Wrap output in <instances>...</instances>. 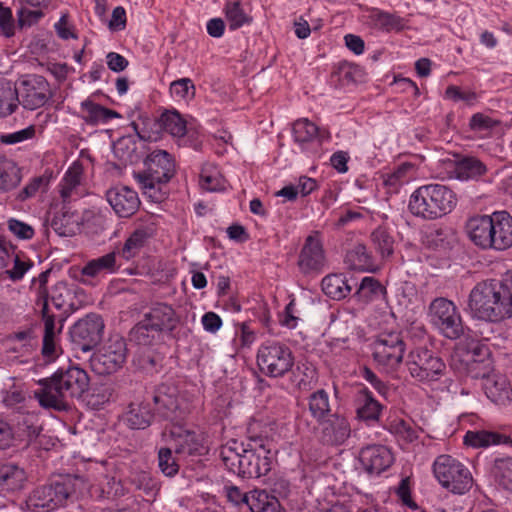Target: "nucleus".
Segmentation results:
<instances>
[{
    "mask_svg": "<svg viewBox=\"0 0 512 512\" xmlns=\"http://www.w3.org/2000/svg\"><path fill=\"white\" fill-rule=\"evenodd\" d=\"M38 384L40 388L34 391V397L42 408L67 412L73 400L80 399L88 391L90 378L84 369L69 366L40 379Z\"/></svg>",
    "mask_w": 512,
    "mask_h": 512,
    "instance_id": "1",
    "label": "nucleus"
},
{
    "mask_svg": "<svg viewBox=\"0 0 512 512\" xmlns=\"http://www.w3.org/2000/svg\"><path fill=\"white\" fill-rule=\"evenodd\" d=\"M220 457L234 474L243 478H259L271 471L274 454L267 439L251 436L246 443L228 441L221 447Z\"/></svg>",
    "mask_w": 512,
    "mask_h": 512,
    "instance_id": "2",
    "label": "nucleus"
},
{
    "mask_svg": "<svg viewBox=\"0 0 512 512\" xmlns=\"http://www.w3.org/2000/svg\"><path fill=\"white\" fill-rule=\"evenodd\" d=\"M468 309L474 318L490 322L512 317V270L501 280L477 283L470 291Z\"/></svg>",
    "mask_w": 512,
    "mask_h": 512,
    "instance_id": "3",
    "label": "nucleus"
},
{
    "mask_svg": "<svg viewBox=\"0 0 512 512\" xmlns=\"http://www.w3.org/2000/svg\"><path fill=\"white\" fill-rule=\"evenodd\" d=\"M465 229L470 241L482 250L505 251L512 247V216L507 211L470 217Z\"/></svg>",
    "mask_w": 512,
    "mask_h": 512,
    "instance_id": "4",
    "label": "nucleus"
},
{
    "mask_svg": "<svg viewBox=\"0 0 512 512\" xmlns=\"http://www.w3.org/2000/svg\"><path fill=\"white\" fill-rule=\"evenodd\" d=\"M455 193L442 184H428L418 187L410 196V212L425 220H434L450 213L456 206Z\"/></svg>",
    "mask_w": 512,
    "mask_h": 512,
    "instance_id": "5",
    "label": "nucleus"
},
{
    "mask_svg": "<svg viewBox=\"0 0 512 512\" xmlns=\"http://www.w3.org/2000/svg\"><path fill=\"white\" fill-rule=\"evenodd\" d=\"M143 164V171L134 173V178L145 194L159 200L157 192L161 191V185L167 184L175 175L174 158L166 150L155 149L147 154Z\"/></svg>",
    "mask_w": 512,
    "mask_h": 512,
    "instance_id": "6",
    "label": "nucleus"
},
{
    "mask_svg": "<svg viewBox=\"0 0 512 512\" xmlns=\"http://www.w3.org/2000/svg\"><path fill=\"white\" fill-rule=\"evenodd\" d=\"M433 473L442 487L454 494H465L473 486L469 469L450 455H440L433 463Z\"/></svg>",
    "mask_w": 512,
    "mask_h": 512,
    "instance_id": "7",
    "label": "nucleus"
},
{
    "mask_svg": "<svg viewBox=\"0 0 512 512\" xmlns=\"http://www.w3.org/2000/svg\"><path fill=\"white\" fill-rule=\"evenodd\" d=\"M431 324L450 340H457L464 334V324L455 303L445 297L435 298L428 307Z\"/></svg>",
    "mask_w": 512,
    "mask_h": 512,
    "instance_id": "8",
    "label": "nucleus"
},
{
    "mask_svg": "<svg viewBox=\"0 0 512 512\" xmlns=\"http://www.w3.org/2000/svg\"><path fill=\"white\" fill-rule=\"evenodd\" d=\"M257 365L268 377H283L294 366V356L287 345L278 341H267L257 351Z\"/></svg>",
    "mask_w": 512,
    "mask_h": 512,
    "instance_id": "9",
    "label": "nucleus"
},
{
    "mask_svg": "<svg viewBox=\"0 0 512 512\" xmlns=\"http://www.w3.org/2000/svg\"><path fill=\"white\" fill-rule=\"evenodd\" d=\"M406 366L418 381H437L446 371L444 361L427 347L412 349L407 355Z\"/></svg>",
    "mask_w": 512,
    "mask_h": 512,
    "instance_id": "10",
    "label": "nucleus"
},
{
    "mask_svg": "<svg viewBox=\"0 0 512 512\" xmlns=\"http://www.w3.org/2000/svg\"><path fill=\"white\" fill-rule=\"evenodd\" d=\"M373 359L386 371H393L403 361L405 343L400 332L380 333L372 343Z\"/></svg>",
    "mask_w": 512,
    "mask_h": 512,
    "instance_id": "11",
    "label": "nucleus"
},
{
    "mask_svg": "<svg viewBox=\"0 0 512 512\" xmlns=\"http://www.w3.org/2000/svg\"><path fill=\"white\" fill-rule=\"evenodd\" d=\"M104 328V321L99 314L89 313L79 319L70 329L74 349L91 351L102 341Z\"/></svg>",
    "mask_w": 512,
    "mask_h": 512,
    "instance_id": "12",
    "label": "nucleus"
},
{
    "mask_svg": "<svg viewBox=\"0 0 512 512\" xmlns=\"http://www.w3.org/2000/svg\"><path fill=\"white\" fill-rule=\"evenodd\" d=\"M18 105L26 110L43 107L53 96L49 82L40 75H29L16 86Z\"/></svg>",
    "mask_w": 512,
    "mask_h": 512,
    "instance_id": "13",
    "label": "nucleus"
},
{
    "mask_svg": "<svg viewBox=\"0 0 512 512\" xmlns=\"http://www.w3.org/2000/svg\"><path fill=\"white\" fill-rule=\"evenodd\" d=\"M126 342L121 337L110 338L108 342L95 353L90 364L93 371L99 375L111 374L118 371L126 361Z\"/></svg>",
    "mask_w": 512,
    "mask_h": 512,
    "instance_id": "14",
    "label": "nucleus"
},
{
    "mask_svg": "<svg viewBox=\"0 0 512 512\" xmlns=\"http://www.w3.org/2000/svg\"><path fill=\"white\" fill-rule=\"evenodd\" d=\"M153 403L156 415L175 424L181 423L188 413L187 406L183 399L179 398L177 389L174 387L165 385L158 387L153 395Z\"/></svg>",
    "mask_w": 512,
    "mask_h": 512,
    "instance_id": "15",
    "label": "nucleus"
},
{
    "mask_svg": "<svg viewBox=\"0 0 512 512\" xmlns=\"http://www.w3.org/2000/svg\"><path fill=\"white\" fill-rule=\"evenodd\" d=\"M297 265L300 272L305 275L320 274L324 271L326 257L318 231L306 237L298 256Z\"/></svg>",
    "mask_w": 512,
    "mask_h": 512,
    "instance_id": "16",
    "label": "nucleus"
},
{
    "mask_svg": "<svg viewBox=\"0 0 512 512\" xmlns=\"http://www.w3.org/2000/svg\"><path fill=\"white\" fill-rule=\"evenodd\" d=\"M82 481L77 476L61 475L43 485L52 511L67 505L76 497V491Z\"/></svg>",
    "mask_w": 512,
    "mask_h": 512,
    "instance_id": "17",
    "label": "nucleus"
},
{
    "mask_svg": "<svg viewBox=\"0 0 512 512\" xmlns=\"http://www.w3.org/2000/svg\"><path fill=\"white\" fill-rule=\"evenodd\" d=\"M106 200L114 212L123 218L134 215L140 207L138 193L124 185L114 186L106 191Z\"/></svg>",
    "mask_w": 512,
    "mask_h": 512,
    "instance_id": "18",
    "label": "nucleus"
},
{
    "mask_svg": "<svg viewBox=\"0 0 512 512\" xmlns=\"http://www.w3.org/2000/svg\"><path fill=\"white\" fill-rule=\"evenodd\" d=\"M321 425L320 438L326 445H343L351 436V425L345 415L338 412L330 414L319 423Z\"/></svg>",
    "mask_w": 512,
    "mask_h": 512,
    "instance_id": "19",
    "label": "nucleus"
},
{
    "mask_svg": "<svg viewBox=\"0 0 512 512\" xmlns=\"http://www.w3.org/2000/svg\"><path fill=\"white\" fill-rule=\"evenodd\" d=\"M359 460L365 471L380 474L392 465L394 458L386 446L369 445L361 449Z\"/></svg>",
    "mask_w": 512,
    "mask_h": 512,
    "instance_id": "20",
    "label": "nucleus"
},
{
    "mask_svg": "<svg viewBox=\"0 0 512 512\" xmlns=\"http://www.w3.org/2000/svg\"><path fill=\"white\" fill-rule=\"evenodd\" d=\"M162 334L172 335L180 322V317L171 305L156 303L143 315Z\"/></svg>",
    "mask_w": 512,
    "mask_h": 512,
    "instance_id": "21",
    "label": "nucleus"
},
{
    "mask_svg": "<svg viewBox=\"0 0 512 512\" xmlns=\"http://www.w3.org/2000/svg\"><path fill=\"white\" fill-rule=\"evenodd\" d=\"M173 437V449L179 456H200L206 452L200 437L190 430H182L180 427L171 431Z\"/></svg>",
    "mask_w": 512,
    "mask_h": 512,
    "instance_id": "22",
    "label": "nucleus"
},
{
    "mask_svg": "<svg viewBox=\"0 0 512 512\" xmlns=\"http://www.w3.org/2000/svg\"><path fill=\"white\" fill-rule=\"evenodd\" d=\"M485 395L497 405H506L512 401V388L506 376L492 373L482 383Z\"/></svg>",
    "mask_w": 512,
    "mask_h": 512,
    "instance_id": "23",
    "label": "nucleus"
},
{
    "mask_svg": "<svg viewBox=\"0 0 512 512\" xmlns=\"http://www.w3.org/2000/svg\"><path fill=\"white\" fill-rule=\"evenodd\" d=\"M44 323V335L42 343V355L45 358L54 359L57 356V329L55 316L49 313L48 300L45 299L41 309Z\"/></svg>",
    "mask_w": 512,
    "mask_h": 512,
    "instance_id": "24",
    "label": "nucleus"
},
{
    "mask_svg": "<svg viewBox=\"0 0 512 512\" xmlns=\"http://www.w3.org/2000/svg\"><path fill=\"white\" fill-rule=\"evenodd\" d=\"M357 401L356 415L359 420L368 424L379 421L383 406L373 398L372 393L367 388L359 391Z\"/></svg>",
    "mask_w": 512,
    "mask_h": 512,
    "instance_id": "25",
    "label": "nucleus"
},
{
    "mask_svg": "<svg viewBox=\"0 0 512 512\" xmlns=\"http://www.w3.org/2000/svg\"><path fill=\"white\" fill-rule=\"evenodd\" d=\"M81 217L73 211L62 210L56 213L50 222L51 228L62 237H71L80 231Z\"/></svg>",
    "mask_w": 512,
    "mask_h": 512,
    "instance_id": "26",
    "label": "nucleus"
},
{
    "mask_svg": "<svg viewBox=\"0 0 512 512\" xmlns=\"http://www.w3.org/2000/svg\"><path fill=\"white\" fill-rule=\"evenodd\" d=\"M512 444V439L504 434L488 431H467L464 436V444L473 448H487L497 444Z\"/></svg>",
    "mask_w": 512,
    "mask_h": 512,
    "instance_id": "27",
    "label": "nucleus"
},
{
    "mask_svg": "<svg viewBox=\"0 0 512 512\" xmlns=\"http://www.w3.org/2000/svg\"><path fill=\"white\" fill-rule=\"evenodd\" d=\"M293 138L303 150L317 142L321 144L319 128L307 118L298 119L293 123Z\"/></svg>",
    "mask_w": 512,
    "mask_h": 512,
    "instance_id": "28",
    "label": "nucleus"
},
{
    "mask_svg": "<svg viewBox=\"0 0 512 512\" xmlns=\"http://www.w3.org/2000/svg\"><path fill=\"white\" fill-rule=\"evenodd\" d=\"M27 479L23 468L14 463L0 465V489L13 492L23 488Z\"/></svg>",
    "mask_w": 512,
    "mask_h": 512,
    "instance_id": "29",
    "label": "nucleus"
},
{
    "mask_svg": "<svg viewBox=\"0 0 512 512\" xmlns=\"http://www.w3.org/2000/svg\"><path fill=\"white\" fill-rule=\"evenodd\" d=\"M153 417L149 403H131L124 415V421L131 429L143 430L151 425Z\"/></svg>",
    "mask_w": 512,
    "mask_h": 512,
    "instance_id": "30",
    "label": "nucleus"
},
{
    "mask_svg": "<svg viewBox=\"0 0 512 512\" xmlns=\"http://www.w3.org/2000/svg\"><path fill=\"white\" fill-rule=\"evenodd\" d=\"M322 291L333 300H342L352 291V285L344 274L334 273L325 276L321 282Z\"/></svg>",
    "mask_w": 512,
    "mask_h": 512,
    "instance_id": "31",
    "label": "nucleus"
},
{
    "mask_svg": "<svg viewBox=\"0 0 512 512\" xmlns=\"http://www.w3.org/2000/svg\"><path fill=\"white\" fill-rule=\"evenodd\" d=\"M130 340L138 345L152 346L162 340V333L144 316L131 329Z\"/></svg>",
    "mask_w": 512,
    "mask_h": 512,
    "instance_id": "32",
    "label": "nucleus"
},
{
    "mask_svg": "<svg viewBox=\"0 0 512 512\" xmlns=\"http://www.w3.org/2000/svg\"><path fill=\"white\" fill-rule=\"evenodd\" d=\"M116 252L112 251L98 258L88 261L82 268L83 276L95 278L103 274H111L118 270Z\"/></svg>",
    "mask_w": 512,
    "mask_h": 512,
    "instance_id": "33",
    "label": "nucleus"
},
{
    "mask_svg": "<svg viewBox=\"0 0 512 512\" xmlns=\"http://www.w3.org/2000/svg\"><path fill=\"white\" fill-rule=\"evenodd\" d=\"M21 169L12 160L0 152V193L15 189L21 182Z\"/></svg>",
    "mask_w": 512,
    "mask_h": 512,
    "instance_id": "34",
    "label": "nucleus"
},
{
    "mask_svg": "<svg viewBox=\"0 0 512 512\" xmlns=\"http://www.w3.org/2000/svg\"><path fill=\"white\" fill-rule=\"evenodd\" d=\"M345 264L352 270L375 272L377 266L372 255L363 244H356L347 251Z\"/></svg>",
    "mask_w": 512,
    "mask_h": 512,
    "instance_id": "35",
    "label": "nucleus"
},
{
    "mask_svg": "<svg viewBox=\"0 0 512 512\" xmlns=\"http://www.w3.org/2000/svg\"><path fill=\"white\" fill-rule=\"evenodd\" d=\"M81 109L83 111L82 119L93 126L107 123L112 118L121 117L117 111L103 107L89 99L81 103Z\"/></svg>",
    "mask_w": 512,
    "mask_h": 512,
    "instance_id": "36",
    "label": "nucleus"
},
{
    "mask_svg": "<svg viewBox=\"0 0 512 512\" xmlns=\"http://www.w3.org/2000/svg\"><path fill=\"white\" fill-rule=\"evenodd\" d=\"M151 237V228L139 227L129 235L119 253L125 260H130L140 253Z\"/></svg>",
    "mask_w": 512,
    "mask_h": 512,
    "instance_id": "37",
    "label": "nucleus"
},
{
    "mask_svg": "<svg viewBox=\"0 0 512 512\" xmlns=\"http://www.w3.org/2000/svg\"><path fill=\"white\" fill-rule=\"evenodd\" d=\"M249 509L251 512H285L279 500L265 490L251 491Z\"/></svg>",
    "mask_w": 512,
    "mask_h": 512,
    "instance_id": "38",
    "label": "nucleus"
},
{
    "mask_svg": "<svg viewBox=\"0 0 512 512\" xmlns=\"http://www.w3.org/2000/svg\"><path fill=\"white\" fill-rule=\"evenodd\" d=\"M487 171L486 166L475 157H464L456 162L454 173L459 180L478 179Z\"/></svg>",
    "mask_w": 512,
    "mask_h": 512,
    "instance_id": "39",
    "label": "nucleus"
},
{
    "mask_svg": "<svg viewBox=\"0 0 512 512\" xmlns=\"http://www.w3.org/2000/svg\"><path fill=\"white\" fill-rule=\"evenodd\" d=\"M491 474L499 487L512 493V457L496 458Z\"/></svg>",
    "mask_w": 512,
    "mask_h": 512,
    "instance_id": "40",
    "label": "nucleus"
},
{
    "mask_svg": "<svg viewBox=\"0 0 512 512\" xmlns=\"http://www.w3.org/2000/svg\"><path fill=\"white\" fill-rule=\"evenodd\" d=\"M385 293V287L374 277H364L357 288L354 297L362 303H369L380 298Z\"/></svg>",
    "mask_w": 512,
    "mask_h": 512,
    "instance_id": "41",
    "label": "nucleus"
},
{
    "mask_svg": "<svg viewBox=\"0 0 512 512\" xmlns=\"http://www.w3.org/2000/svg\"><path fill=\"white\" fill-rule=\"evenodd\" d=\"M308 408L312 417L320 423L330 414L329 395L324 389L313 392L308 398Z\"/></svg>",
    "mask_w": 512,
    "mask_h": 512,
    "instance_id": "42",
    "label": "nucleus"
},
{
    "mask_svg": "<svg viewBox=\"0 0 512 512\" xmlns=\"http://www.w3.org/2000/svg\"><path fill=\"white\" fill-rule=\"evenodd\" d=\"M127 483L134 486L136 490L143 491L147 497H155L159 487L157 481L145 471H133L127 478Z\"/></svg>",
    "mask_w": 512,
    "mask_h": 512,
    "instance_id": "43",
    "label": "nucleus"
},
{
    "mask_svg": "<svg viewBox=\"0 0 512 512\" xmlns=\"http://www.w3.org/2000/svg\"><path fill=\"white\" fill-rule=\"evenodd\" d=\"M16 86L9 81L0 82V117L11 115L18 107Z\"/></svg>",
    "mask_w": 512,
    "mask_h": 512,
    "instance_id": "44",
    "label": "nucleus"
},
{
    "mask_svg": "<svg viewBox=\"0 0 512 512\" xmlns=\"http://www.w3.org/2000/svg\"><path fill=\"white\" fill-rule=\"evenodd\" d=\"M371 241L382 259L391 257L394 253V238L384 227H378L371 233Z\"/></svg>",
    "mask_w": 512,
    "mask_h": 512,
    "instance_id": "45",
    "label": "nucleus"
},
{
    "mask_svg": "<svg viewBox=\"0 0 512 512\" xmlns=\"http://www.w3.org/2000/svg\"><path fill=\"white\" fill-rule=\"evenodd\" d=\"M163 129L173 137H183L186 134V120L176 110L166 111L161 115Z\"/></svg>",
    "mask_w": 512,
    "mask_h": 512,
    "instance_id": "46",
    "label": "nucleus"
},
{
    "mask_svg": "<svg viewBox=\"0 0 512 512\" xmlns=\"http://www.w3.org/2000/svg\"><path fill=\"white\" fill-rule=\"evenodd\" d=\"M224 10L230 30L239 29L252 21V18L244 12L239 0L228 1Z\"/></svg>",
    "mask_w": 512,
    "mask_h": 512,
    "instance_id": "47",
    "label": "nucleus"
},
{
    "mask_svg": "<svg viewBox=\"0 0 512 512\" xmlns=\"http://www.w3.org/2000/svg\"><path fill=\"white\" fill-rule=\"evenodd\" d=\"M80 181L81 169L79 167L69 168L60 184V195L64 202L71 199L74 191L80 185Z\"/></svg>",
    "mask_w": 512,
    "mask_h": 512,
    "instance_id": "48",
    "label": "nucleus"
},
{
    "mask_svg": "<svg viewBox=\"0 0 512 512\" xmlns=\"http://www.w3.org/2000/svg\"><path fill=\"white\" fill-rule=\"evenodd\" d=\"M18 437H26L27 444L34 441L40 434L42 427L38 424V418L27 414L17 423Z\"/></svg>",
    "mask_w": 512,
    "mask_h": 512,
    "instance_id": "49",
    "label": "nucleus"
},
{
    "mask_svg": "<svg viewBox=\"0 0 512 512\" xmlns=\"http://www.w3.org/2000/svg\"><path fill=\"white\" fill-rule=\"evenodd\" d=\"M461 364L472 363L477 360H490V350L486 344L479 341H471L466 350L460 355Z\"/></svg>",
    "mask_w": 512,
    "mask_h": 512,
    "instance_id": "50",
    "label": "nucleus"
},
{
    "mask_svg": "<svg viewBox=\"0 0 512 512\" xmlns=\"http://www.w3.org/2000/svg\"><path fill=\"white\" fill-rule=\"evenodd\" d=\"M27 509L31 512H51V503L42 486L35 488L26 499Z\"/></svg>",
    "mask_w": 512,
    "mask_h": 512,
    "instance_id": "51",
    "label": "nucleus"
},
{
    "mask_svg": "<svg viewBox=\"0 0 512 512\" xmlns=\"http://www.w3.org/2000/svg\"><path fill=\"white\" fill-rule=\"evenodd\" d=\"M375 25L386 32L401 31L405 27L404 19L388 12H377L374 15Z\"/></svg>",
    "mask_w": 512,
    "mask_h": 512,
    "instance_id": "52",
    "label": "nucleus"
},
{
    "mask_svg": "<svg viewBox=\"0 0 512 512\" xmlns=\"http://www.w3.org/2000/svg\"><path fill=\"white\" fill-rule=\"evenodd\" d=\"M158 466L161 472L168 477H173L178 473L179 464L177 458L173 455L172 448L163 447L159 449Z\"/></svg>",
    "mask_w": 512,
    "mask_h": 512,
    "instance_id": "53",
    "label": "nucleus"
},
{
    "mask_svg": "<svg viewBox=\"0 0 512 512\" xmlns=\"http://www.w3.org/2000/svg\"><path fill=\"white\" fill-rule=\"evenodd\" d=\"M462 367L460 369L463 370V372L470 376L473 379H482L484 382L485 378L488 376H491V360H477L472 363H464L461 364Z\"/></svg>",
    "mask_w": 512,
    "mask_h": 512,
    "instance_id": "54",
    "label": "nucleus"
},
{
    "mask_svg": "<svg viewBox=\"0 0 512 512\" xmlns=\"http://www.w3.org/2000/svg\"><path fill=\"white\" fill-rule=\"evenodd\" d=\"M195 92V85L190 78H181L170 84V93L182 100L192 99Z\"/></svg>",
    "mask_w": 512,
    "mask_h": 512,
    "instance_id": "55",
    "label": "nucleus"
},
{
    "mask_svg": "<svg viewBox=\"0 0 512 512\" xmlns=\"http://www.w3.org/2000/svg\"><path fill=\"white\" fill-rule=\"evenodd\" d=\"M101 497L103 498H118L126 494V488L121 480L115 477L106 476L100 485Z\"/></svg>",
    "mask_w": 512,
    "mask_h": 512,
    "instance_id": "56",
    "label": "nucleus"
},
{
    "mask_svg": "<svg viewBox=\"0 0 512 512\" xmlns=\"http://www.w3.org/2000/svg\"><path fill=\"white\" fill-rule=\"evenodd\" d=\"M8 230L20 240H30L34 237V228L18 219L11 218L7 221Z\"/></svg>",
    "mask_w": 512,
    "mask_h": 512,
    "instance_id": "57",
    "label": "nucleus"
},
{
    "mask_svg": "<svg viewBox=\"0 0 512 512\" xmlns=\"http://www.w3.org/2000/svg\"><path fill=\"white\" fill-rule=\"evenodd\" d=\"M33 266L30 259H23L19 254L14 257V265L11 269L6 270V274L13 282L23 279L26 272Z\"/></svg>",
    "mask_w": 512,
    "mask_h": 512,
    "instance_id": "58",
    "label": "nucleus"
},
{
    "mask_svg": "<svg viewBox=\"0 0 512 512\" xmlns=\"http://www.w3.org/2000/svg\"><path fill=\"white\" fill-rule=\"evenodd\" d=\"M15 33L12 11L0 2V34L9 38Z\"/></svg>",
    "mask_w": 512,
    "mask_h": 512,
    "instance_id": "59",
    "label": "nucleus"
},
{
    "mask_svg": "<svg viewBox=\"0 0 512 512\" xmlns=\"http://www.w3.org/2000/svg\"><path fill=\"white\" fill-rule=\"evenodd\" d=\"M35 135V128L34 126L26 127L22 130L15 131L12 133L2 134L0 136V140L4 144H16L23 142L25 140L33 138Z\"/></svg>",
    "mask_w": 512,
    "mask_h": 512,
    "instance_id": "60",
    "label": "nucleus"
},
{
    "mask_svg": "<svg viewBox=\"0 0 512 512\" xmlns=\"http://www.w3.org/2000/svg\"><path fill=\"white\" fill-rule=\"evenodd\" d=\"M70 290L63 282H58L52 289L51 301L57 309H62L67 305V298L70 296Z\"/></svg>",
    "mask_w": 512,
    "mask_h": 512,
    "instance_id": "61",
    "label": "nucleus"
},
{
    "mask_svg": "<svg viewBox=\"0 0 512 512\" xmlns=\"http://www.w3.org/2000/svg\"><path fill=\"white\" fill-rule=\"evenodd\" d=\"M500 124V121L495 120L482 113L474 114L470 119V127L472 130L485 131L492 129Z\"/></svg>",
    "mask_w": 512,
    "mask_h": 512,
    "instance_id": "62",
    "label": "nucleus"
},
{
    "mask_svg": "<svg viewBox=\"0 0 512 512\" xmlns=\"http://www.w3.org/2000/svg\"><path fill=\"white\" fill-rule=\"evenodd\" d=\"M47 183L44 177L39 176L33 178L22 190L17 194V200L26 201L35 196L39 189Z\"/></svg>",
    "mask_w": 512,
    "mask_h": 512,
    "instance_id": "63",
    "label": "nucleus"
},
{
    "mask_svg": "<svg viewBox=\"0 0 512 512\" xmlns=\"http://www.w3.org/2000/svg\"><path fill=\"white\" fill-rule=\"evenodd\" d=\"M224 489L226 496L231 503L237 506L245 504L249 507L251 491L249 493L242 492L238 487L233 485L225 486Z\"/></svg>",
    "mask_w": 512,
    "mask_h": 512,
    "instance_id": "64",
    "label": "nucleus"
}]
</instances>
